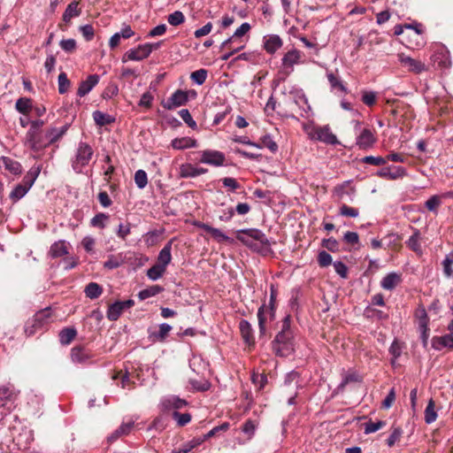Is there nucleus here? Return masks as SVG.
Wrapping results in <instances>:
<instances>
[{"mask_svg": "<svg viewBox=\"0 0 453 453\" xmlns=\"http://www.w3.org/2000/svg\"><path fill=\"white\" fill-rule=\"evenodd\" d=\"M272 349L276 356L288 357L295 351L294 332L291 328V316L281 320V327L272 342Z\"/></svg>", "mask_w": 453, "mask_h": 453, "instance_id": "nucleus-1", "label": "nucleus"}, {"mask_svg": "<svg viewBox=\"0 0 453 453\" xmlns=\"http://www.w3.org/2000/svg\"><path fill=\"white\" fill-rule=\"evenodd\" d=\"M303 130L308 137L312 141L321 142L329 145L339 144L336 135L333 134L328 125L319 126L315 124H308L303 127Z\"/></svg>", "mask_w": 453, "mask_h": 453, "instance_id": "nucleus-2", "label": "nucleus"}, {"mask_svg": "<svg viewBox=\"0 0 453 453\" xmlns=\"http://www.w3.org/2000/svg\"><path fill=\"white\" fill-rule=\"evenodd\" d=\"M44 125V121L42 119H36L31 121L30 128L26 134V145L33 150L35 153L39 154L45 149V144L42 143V127ZM39 155H35L34 157H39Z\"/></svg>", "mask_w": 453, "mask_h": 453, "instance_id": "nucleus-3", "label": "nucleus"}, {"mask_svg": "<svg viewBox=\"0 0 453 453\" xmlns=\"http://www.w3.org/2000/svg\"><path fill=\"white\" fill-rule=\"evenodd\" d=\"M94 150L87 142H80L76 150L75 157L72 161V167L77 173L82 172L83 167L88 165L92 158Z\"/></svg>", "mask_w": 453, "mask_h": 453, "instance_id": "nucleus-4", "label": "nucleus"}, {"mask_svg": "<svg viewBox=\"0 0 453 453\" xmlns=\"http://www.w3.org/2000/svg\"><path fill=\"white\" fill-rule=\"evenodd\" d=\"M244 235L258 241L263 245H270V242L266 235L259 229L257 228H246L240 229L236 232V239L246 246H251L250 241Z\"/></svg>", "mask_w": 453, "mask_h": 453, "instance_id": "nucleus-5", "label": "nucleus"}, {"mask_svg": "<svg viewBox=\"0 0 453 453\" xmlns=\"http://www.w3.org/2000/svg\"><path fill=\"white\" fill-rule=\"evenodd\" d=\"M303 53L296 49L287 51L281 59V73L286 76L294 71V65L303 63Z\"/></svg>", "mask_w": 453, "mask_h": 453, "instance_id": "nucleus-6", "label": "nucleus"}, {"mask_svg": "<svg viewBox=\"0 0 453 453\" xmlns=\"http://www.w3.org/2000/svg\"><path fill=\"white\" fill-rule=\"evenodd\" d=\"M275 308L262 304L257 311V320L259 328V337H266L268 334L266 323L275 319Z\"/></svg>", "mask_w": 453, "mask_h": 453, "instance_id": "nucleus-7", "label": "nucleus"}, {"mask_svg": "<svg viewBox=\"0 0 453 453\" xmlns=\"http://www.w3.org/2000/svg\"><path fill=\"white\" fill-rule=\"evenodd\" d=\"M200 162L203 164L211 165L213 166H221L224 165L226 157L225 154L219 150H205L200 151Z\"/></svg>", "mask_w": 453, "mask_h": 453, "instance_id": "nucleus-8", "label": "nucleus"}, {"mask_svg": "<svg viewBox=\"0 0 453 453\" xmlns=\"http://www.w3.org/2000/svg\"><path fill=\"white\" fill-rule=\"evenodd\" d=\"M188 100V92L178 89L166 101H162L161 105L166 110H172L185 105Z\"/></svg>", "mask_w": 453, "mask_h": 453, "instance_id": "nucleus-9", "label": "nucleus"}, {"mask_svg": "<svg viewBox=\"0 0 453 453\" xmlns=\"http://www.w3.org/2000/svg\"><path fill=\"white\" fill-rule=\"evenodd\" d=\"M398 58L401 65L409 72L418 74L427 70L426 65L418 59L412 58L404 54H400Z\"/></svg>", "mask_w": 453, "mask_h": 453, "instance_id": "nucleus-10", "label": "nucleus"}, {"mask_svg": "<svg viewBox=\"0 0 453 453\" xmlns=\"http://www.w3.org/2000/svg\"><path fill=\"white\" fill-rule=\"evenodd\" d=\"M18 391L15 390L14 387L8 385L2 387V408H5L8 411H11L15 408V402L18 397Z\"/></svg>", "mask_w": 453, "mask_h": 453, "instance_id": "nucleus-11", "label": "nucleus"}, {"mask_svg": "<svg viewBox=\"0 0 453 453\" xmlns=\"http://www.w3.org/2000/svg\"><path fill=\"white\" fill-rule=\"evenodd\" d=\"M67 129L68 127L65 125L59 129L51 127L47 129L45 134L42 133L41 139L42 140V143L45 144V148L58 141L65 134Z\"/></svg>", "mask_w": 453, "mask_h": 453, "instance_id": "nucleus-12", "label": "nucleus"}, {"mask_svg": "<svg viewBox=\"0 0 453 453\" xmlns=\"http://www.w3.org/2000/svg\"><path fill=\"white\" fill-rule=\"evenodd\" d=\"M79 2L73 1L70 3L65 11L63 13L62 20L65 22V25L62 23L58 24V27L61 30L65 31L67 29V25L71 22V19L75 17H79L81 13V9L79 7Z\"/></svg>", "mask_w": 453, "mask_h": 453, "instance_id": "nucleus-13", "label": "nucleus"}, {"mask_svg": "<svg viewBox=\"0 0 453 453\" xmlns=\"http://www.w3.org/2000/svg\"><path fill=\"white\" fill-rule=\"evenodd\" d=\"M149 56L150 54L144 44H140L138 47L127 50L122 58V62L125 63L127 60L142 61Z\"/></svg>", "mask_w": 453, "mask_h": 453, "instance_id": "nucleus-14", "label": "nucleus"}, {"mask_svg": "<svg viewBox=\"0 0 453 453\" xmlns=\"http://www.w3.org/2000/svg\"><path fill=\"white\" fill-rule=\"evenodd\" d=\"M406 175V171L402 166H388L381 168L377 173V176L388 180H396Z\"/></svg>", "mask_w": 453, "mask_h": 453, "instance_id": "nucleus-15", "label": "nucleus"}, {"mask_svg": "<svg viewBox=\"0 0 453 453\" xmlns=\"http://www.w3.org/2000/svg\"><path fill=\"white\" fill-rule=\"evenodd\" d=\"M403 280L402 273L392 272L384 276L380 281V287L385 290L395 289Z\"/></svg>", "mask_w": 453, "mask_h": 453, "instance_id": "nucleus-16", "label": "nucleus"}, {"mask_svg": "<svg viewBox=\"0 0 453 453\" xmlns=\"http://www.w3.org/2000/svg\"><path fill=\"white\" fill-rule=\"evenodd\" d=\"M92 357L91 352L82 346H75L71 349L73 362L79 364L88 363Z\"/></svg>", "mask_w": 453, "mask_h": 453, "instance_id": "nucleus-17", "label": "nucleus"}, {"mask_svg": "<svg viewBox=\"0 0 453 453\" xmlns=\"http://www.w3.org/2000/svg\"><path fill=\"white\" fill-rule=\"evenodd\" d=\"M99 79V75L97 74L88 75L85 81H82L80 83L77 95L82 97L88 94L93 89V88L98 84Z\"/></svg>", "mask_w": 453, "mask_h": 453, "instance_id": "nucleus-18", "label": "nucleus"}, {"mask_svg": "<svg viewBox=\"0 0 453 453\" xmlns=\"http://www.w3.org/2000/svg\"><path fill=\"white\" fill-rule=\"evenodd\" d=\"M376 142L373 133L371 129L364 128L357 138V145L360 149H367Z\"/></svg>", "mask_w": 453, "mask_h": 453, "instance_id": "nucleus-19", "label": "nucleus"}, {"mask_svg": "<svg viewBox=\"0 0 453 453\" xmlns=\"http://www.w3.org/2000/svg\"><path fill=\"white\" fill-rule=\"evenodd\" d=\"M283 42L279 35H270L264 37V49L269 54H273L281 48Z\"/></svg>", "mask_w": 453, "mask_h": 453, "instance_id": "nucleus-20", "label": "nucleus"}, {"mask_svg": "<svg viewBox=\"0 0 453 453\" xmlns=\"http://www.w3.org/2000/svg\"><path fill=\"white\" fill-rule=\"evenodd\" d=\"M172 330V326L166 323H163L159 326L157 331H150L149 330V338L151 342H163L167 338L170 331Z\"/></svg>", "mask_w": 453, "mask_h": 453, "instance_id": "nucleus-21", "label": "nucleus"}, {"mask_svg": "<svg viewBox=\"0 0 453 453\" xmlns=\"http://www.w3.org/2000/svg\"><path fill=\"white\" fill-rule=\"evenodd\" d=\"M432 347L436 350H441L443 348L453 349V336L451 334L434 336L432 339Z\"/></svg>", "mask_w": 453, "mask_h": 453, "instance_id": "nucleus-22", "label": "nucleus"}, {"mask_svg": "<svg viewBox=\"0 0 453 453\" xmlns=\"http://www.w3.org/2000/svg\"><path fill=\"white\" fill-rule=\"evenodd\" d=\"M250 25L247 22L242 23L234 33V35L223 42V47H226L229 43L242 42L241 38L250 30Z\"/></svg>", "mask_w": 453, "mask_h": 453, "instance_id": "nucleus-23", "label": "nucleus"}, {"mask_svg": "<svg viewBox=\"0 0 453 453\" xmlns=\"http://www.w3.org/2000/svg\"><path fill=\"white\" fill-rule=\"evenodd\" d=\"M171 250L172 241L167 242L160 250L156 264L166 269V266L171 263L172 260Z\"/></svg>", "mask_w": 453, "mask_h": 453, "instance_id": "nucleus-24", "label": "nucleus"}, {"mask_svg": "<svg viewBox=\"0 0 453 453\" xmlns=\"http://www.w3.org/2000/svg\"><path fill=\"white\" fill-rule=\"evenodd\" d=\"M33 319L43 328L52 321V311L50 307L42 309L37 311Z\"/></svg>", "mask_w": 453, "mask_h": 453, "instance_id": "nucleus-25", "label": "nucleus"}, {"mask_svg": "<svg viewBox=\"0 0 453 453\" xmlns=\"http://www.w3.org/2000/svg\"><path fill=\"white\" fill-rule=\"evenodd\" d=\"M174 150H184L197 147V141L190 137L175 138L171 142Z\"/></svg>", "mask_w": 453, "mask_h": 453, "instance_id": "nucleus-26", "label": "nucleus"}, {"mask_svg": "<svg viewBox=\"0 0 453 453\" xmlns=\"http://www.w3.org/2000/svg\"><path fill=\"white\" fill-rule=\"evenodd\" d=\"M244 48L243 42H239L235 43H229L226 47H223V42L220 45V50L225 51V53L220 57V59L223 61H226L230 58L234 53L240 51Z\"/></svg>", "mask_w": 453, "mask_h": 453, "instance_id": "nucleus-27", "label": "nucleus"}, {"mask_svg": "<svg viewBox=\"0 0 453 453\" xmlns=\"http://www.w3.org/2000/svg\"><path fill=\"white\" fill-rule=\"evenodd\" d=\"M239 327L244 342L249 345L254 344L255 339L250 323L247 320H241Z\"/></svg>", "mask_w": 453, "mask_h": 453, "instance_id": "nucleus-28", "label": "nucleus"}, {"mask_svg": "<svg viewBox=\"0 0 453 453\" xmlns=\"http://www.w3.org/2000/svg\"><path fill=\"white\" fill-rule=\"evenodd\" d=\"M134 421H129V422H127V423H123L121 424V426L119 427H118L109 437H108V441L112 442L114 441H116L118 438L123 436V435H127L130 434V432L132 431L133 427H134Z\"/></svg>", "mask_w": 453, "mask_h": 453, "instance_id": "nucleus-29", "label": "nucleus"}, {"mask_svg": "<svg viewBox=\"0 0 453 453\" xmlns=\"http://www.w3.org/2000/svg\"><path fill=\"white\" fill-rule=\"evenodd\" d=\"M31 188V186L22 181L13 188L9 196L13 203H16L22 198Z\"/></svg>", "mask_w": 453, "mask_h": 453, "instance_id": "nucleus-30", "label": "nucleus"}, {"mask_svg": "<svg viewBox=\"0 0 453 453\" xmlns=\"http://www.w3.org/2000/svg\"><path fill=\"white\" fill-rule=\"evenodd\" d=\"M163 409L164 411H170L173 409L174 411H178L182 409L187 405V402L179 397H171L163 402Z\"/></svg>", "mask_w": 453, "mask_h": 453, "instance_id": "nucleus-31", "label": "nucleus"}, {"mask_svg": "<svg viewBox=\"0 0 453 453\" xmlns=\"http://www.w3.org/2000/svg\"><path fill=\"white\" fill-rule=\"evenodd\" d=\"M326 77L329 81V84L332 89H337L343 93H347V88L342 83V80L339 76H337L333 71H328L326 73Z\"/></svg>", "mask_w": 453, "mask_h": 453, "instance_id": "nucleus-32", "label": "nucleus"}, {"mask_svg": "<svg viewBox=\"0 0 453 453\" xmlns=\"http://www.w3.org/2000/svg\"><path fill=\"white\" fill-rule=\"evenodd\" d=\"M77 331L73 327H65L59 332V342L64 344L67 345L70 344L71 342L76 337Z\"/></svg>", "mask_w": 453, "mask_h": 453, "instance_id": "nucleus-33", "label": "nucleus"}, {"mask_svg": "<svg viewBox=\"0 0 453 453\" xmlns=\"http://www.w3.org/2000/svg\"><path fill=\"white\" fill-rule=\"evenodd\" d=\"M2 163L4 165L5 169L11 173L15 175L21 173L22 167L18 161L7 157H2Z\"/></svg>", "mask_w": 453, "mask_h": 453, "instance_id": "nucleus-34", "label": "nucleus"}, {"mask_svg": "<svg viewBox=\"0 0 453 453\" xmlns=\"http://www.w3.org/2000/svg\"><path fill=\"white\" fill-rule=\"evenodd\" d=\"M123 311L124 309L120 303V301H117L114 303L109 305L107 311V319L111 321H116Z\"/></svg>", "mask_w": 453, "mask_h": 453, "instance_id": "nucleus-35", "label": "nucleus"}, {"mask_svg": "<svg viewBox=\"0 0 453 453\" xmlns=\"http://www.w3.org/2000/svg\"><path fill=\"white\" fill-rule=\"evenodd\" d=\"M93 119L96 124L99 127L110 125L115 121L113 117L100 111H96L93 112Z\"/></svg>", "mask_w": 453, "mask_h": 453, "instance_id": "nucleus-36", "label": "nucleus"}, {"mask_svg": "<svg viewBox=\"0 0 453 453\" xmlns=\"http://www.w3.org/2000/svg\"><path fill=\"white\" fill-rule=\"evenodd\" d=\"M52 257H60L68 253L67 247L65 241H58L54 242L50 250Z\"/></svg>", "mask_w": 453, "mask_h": 453, "instance_id": "nucleus-37", "label": "nucleus"}, {"mask_svg": "<svg viewBox=\"0 0 453 453\" xmlns=\"http://www.w3.org/2000/svg\"><path fill=\"white\" fill-rule=\"evenodd\" d=\"M84 292L87 297L96 299L102 295L103 288L98 283L90 282L86 286Z\"/></svg>", "mask_w": 453, "mask_h": 453, "instance_id": "nucleus-38", "label": "nucleus"}, {"mask_svg": "<svg viewBox=\"0 0 453 453\" xmlns=\"http://www.w3.org/2000/svg\"><path fill=\"white\" fill-rule=\"evenodd\" d=\"M42 165H34L30 168V170L27 173V174L23 178V182H26L29 186H33L35 180L39 176L42 171Z\"/></svg>", "mask_w": 453, "mask_h": 453, "instance_id": "nucleus-39", "label": "nucleus"}, {"mask_svg": "<svg viewBox=\"0 0 453 453\" xmlns=\"http://www.w3.org/2000/svg\"><path fill=\"white\" fill-rule=\"evenodd\" d=\"M424 414L426 423L431 424L434 421H435L437 418V413L435 411V403L432 398L429 400Z\"/></svg>", "mask_w": 453, "mask_h": 453, "instance_id": "nucleus-40", "label": "nucleus"}, {"mask_svg": "<svg viewBox=\"0 0 453 453\" xmlns=\"http://www.w3.org/2000/svg\"><path fill=\"white\" fill-rule=\"evenodd\" d=\"M16 109L24 115H27L32 109V101L27 97H21L16 102Z\"/></svg>", "mask_w": 453, "mask_h": 453, "instance_id": "nucleus-41", "label": "nucleus"}, {"mask_svg": "<svg viewBox=\"0 0 453 453\" xmlns=\"http://www.w3.org/2000/svg\"><path fill=\"white\" fill-rule=\"evenodd\" d=\"M387 425V422L384 420H378L376 422L372 421L371 419L366 422L365 426V434H369L372 433H375L380 429H382Z\"/></svg>", "mask_w": 453, "mask_h": 453, "instance_id": "nucleus-42", "label": "nucleus"}, {"mask_svg": "<svg viewBox=\"0 0 453 453\" xmlns=\"http://www.w3.org/2000/svg\"><path fill=\"white\" fill-rule=\"evenodd\" d=\"M258 144L260 145L259 148L265 147L273 153L278 150V144L273 140L270 134L262 136Z\"/></svg>", "mask_w": 453, "mask_h": 453, "instance_id": "nucleus-43", "label": "nucleus"}, {"mask_svg": "<svg viewBox=\"0 0 453 453\" xmlns=\"http://www.w3.org/2000/svg\"><path fill=\"white\" fill-rule=\"evenodd\" d=\"M179 174L181 178H195L196 167L189 163L182 164L180 166Z\"/></svg>", "mask_w": 453, "mask_h": 453, "instance_id": "nucleus-44", "label": "nucleus"}, {"mask_svg": "<svg viewBox=\"0 0 453 453\" xmlns=\"http://www.w3.org/2000/svg\"><path fill=\"white\" fill-rule=\"evenodd\" d=\"M420 234L418 229H415L413 234L406 242L407 246L413 251L418 252L420 250Z\"/></svg>", "mask_w": 453, "mask_h": 453, "instance_id": "nucleus-45", "label": "nucleus"}, {"mask_svg": "<svg viewBox=\"0 0 453 453\" xmlns=\"http://www.w3.org/2000/svg\"><path fill=\"white\" fill-rule=\"evenodd\" d=\"M208 75V71L206 69H199L196 70L190 74V79L198 85H203Z\"/></svg>", "mask_w": 453, "mask_h": 453, "instance_id": "nucleus-46", "label": "nucleus"}, {"mask_svg": "<svg viewBox=\"0 0 453 453\" xmlns=\"http://www.w3.org/2000/svg\"><path fill=\"white\" fill-rule=\"evenodd\" d=\"M165 268L155 264L147 271V276L153 280L159 279L165 272Z\"/></svg>", "mask_w": 453, "mask_h": 453, "instance_id": "nucleus-47", "label": "nucleus"}, {"mask_svg": "<svg viewBox=\"0 0 453 453\" xmlns=\"http://www.w3.org/2000/svg\"><path fill=\"white\" fill-rule=\"evenodd\" d=\"M172 417L177 421L179 426H184L191 421L189 413H180L178 411H173Z\"/></svg>", "mask_w": 453, "mask_h": 453, "instance_id": "nucleus-48", "label": "nucleus"}, {"mask_svg": "<svg viewBox=\"0 0 453 453\" xmlns=\"http://www.w3.org/2000/svg\"><path fill=\"white\" fill-rule=\"evenodd\" d=\"M162 289L163 288L159 286H153V287H150V288H146V289L140 291L138 296L141 300H145L150 296H154L157 295L158 293H160L162 291Z\"/></svg>", "mask_w": 453, "mask_h": 453, "instance_id": "nucleus-49", "label": "nucleus"}, {"mask_svg": "<svg viewBox=\"0 0 453 453\" xmlns=\"http://www.w3.org/2000/svg\"><path fill=\"white\" fill-rule=\"evenodd\" d=\"M377 101V94L373 91H362V102L371 107L373 106L376 104Z\"/></svg>", "mask_w": 453, "mask_h": 453, "instance_id": "nucleus-50", "label": "nucleus"}, {"mask_svg": "<svg viewBox=\"0 0 453 453\" xmlns=\"http://www.w3.org/2000/svg\"><path fill=\"white\" fill-rule=\"evenodd\" d=\"M41 329H42V327L38 323H36L35 319L32 318L28 319L26 323L25 334H27V336H32Z\"/></svg>", "mask_w": 453, "mask_h": 453, "instance_id": "nucleus-51", "label": "nucleus"}, {"mask_svg": "<svg viewBox=\"0 0 453 453\" xmlns=\"http://www.w3.org/2000/svg\"><path fill=\"white\" fill-rule=\"evenodd\" d=\"M134 182L139 188H143L148 183L147 173L143 170H138L134 173Z\"/></svg>", "mask_w": 453, "mask_h": 453, "instance_id": "nucleus-52", "label": "nucleus"}, {"mask_svg": "<svg viewBox=\"0 0 453 453\" xmlns=\"http://www.w3.org/2000/svg\"><path fill=\"white\" fill-rule=\"evenodd\" d=\"M167 20L172 26H179L185 21V16L180 11H175L168 16Z\"/></svg>", "mask_w": 453, "mask_h": 453, "instance_id": "nucleus-53", "label": "nucleus"}, {"mask_svg": "<svg viewBox=\"0 0 453 453\" xmlns=\"http://www.w3.org/2000/svg\"><path fill=\"white\" fill-rule=\"evenodd\" d=\"M317 260L320 267H327L333 261L332 256L325 250L319 252Z\"/></svg>", "mask_w": 453, "mask_h": 453, "instance_id": "nucleus-54", "label": "nucleus"}, {"mask_svg": "<svg viewBox=\"0 0 453 453\" xmlns=\"http://www.w3.org/2000/svg\"><path fill=\"white\" fill-rule=\"evenodd\" d=\"M109 219V216L105 213L99 212L94 218H92L90 224L92 226L104 228V221Z\"/></svg>", "mask_w": 453, "mask_h": 453, "instance_id": "nucleus-55", "label": "nucleus"}, {"mask_svg": "<svg viewBox=\"0 0 453 453\" xmlns=\"http://www.w3.org/2000/svg\"><path fill=\"white\" fill-rule=\"evenodd\" d=\"M70 81L67 78V75L65 73H61L58 75V92L59 94H65L67 92L69 87H70Z\"/></svg>", "mask_w": 453, "mask_h": 453, "instance_id": "nucleus-56", "label": "nucleus"}, {"mask_svg": "<svg viewBox=\"0 0 453 453\" xmlns=\"http://www.w3.org/2000/svg\"><path fill=\"white\" fill-rule=\"evenodd\" d=\"M361 162L372 165H383L387 159L383 157L366 156L361 159Z\"/></svg>", "mask_w": 453, "mask_h": 453, "instance_id": "nucleus-57", "label": "nucleus"}, {"mask_svg": "<svg viewBox=\"0 0 453 453\" xmlns=\"http://www.w3.org/2000/svg\"><path fill=\"white\" fill-rule=\"evenodd\" d=\"M179 115L183 119V121L192 129H196L197 125L196 122L193 119L188 109H182L179 111Z\"/></svg>", "mask_w": 453, "mask_h": 453, "instance_id": "nucleus-58", "label": "nucleus"}, {"mask_svg": "<svg viewBox=\"0 0 453 453\" xmlns=\"http://www.w3.org/2000/svg\"><path fill=\"white\" fill-rule=\"evenodd\" d=\"M190 384L192 388L197 391H206L210 388V383L208 380L203 379V380H196V379H191Z\"/></svg>", "mask_w": 453, "mask_h": 453, "instance_id": "nucleus-59", "label": "nucleus"}, {"mask_svg": "<svg viewBox=\"0 0 453 453\" xmlns=\"http://www.w3.org/2000/svg\"><path fill=\"white\" fill-rule=\"evenodd\" d=\"M403 434V429L401 427H395L387 440L388 447H393L395 442L399 441Z\"/></svg>", "mask_w": 453, "mask_h": 453, "instance_id": "nucleus-60", "label": "nucleus"}, {"mask_svg": "<svg viewBox=\"0 0 453 453\" xmlns=\"http://www.w3.org/2000/svg\"><path fill=\"white\" fill-rule=\"evenodd\" d=\"M361 377L357 372H349L347 373L343 379L341 384L339 385L340 389H343L346 385L351 382H360Z\"/></svg>", "mask_w": 453, "mask_h": 453, "instance_id": "nucleus-61", "label": "nucleus"}, {"mask_svg": "<svg viewBox=\"0 0 453 453\" xmlns=\"http://www.w3.org/2000/svg\"><path fill=\"white\" fill-rule=\"evenodd\" d=\"M340 215L344 217L357 218L359 215V211L357 209L354 207L348 206L347 204H342L340 208Z\"/></svg>", "mask_w": 453, "mask_h": 453, "instance_id": "nucleus-62", "label": "nucleus"}, {"mask_svg": "<svg viewBox=\"0 0 453 453\" xmlns=\"http://www.w3.org/2000/svg\"><path fill=\"white\" fill-rule=\"evenodd\" d=\"M433 61H434V64L435 65L436 63H438V66L441 69H446V68H449L450 66V61L449 59L442 55V54H436V55H434L433 56Z\"/></svg>", "mask_w": 453, "mask_h": 453, "instance_id": "nucleus-63", "label": "nucleus"}, {"mask_svg": "<svg viewBox=\"0 0 453 453\" xmlns=\"http://www.w3.org/2000/svg\"><path fill=\"white\" fill-rule=\"evenodd\" d=\"M441 203V201L440 197L438 196H433L426 202L425 205L428 211L436 212Z\"/></svg>", "mask_w": 453, "mask_h": 453, "instance_id": "nucleus-64", "label": "nucleus"}]
</instances>
